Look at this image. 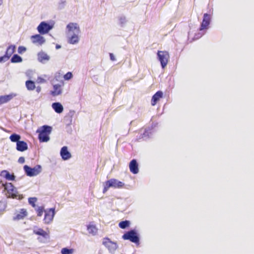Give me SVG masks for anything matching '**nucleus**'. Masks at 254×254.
<instances>
[{
  "label": "nucleus",
  "instance_id": "obj_1",
  "mask_svg": "<svg viewBox=\"0 0 254 254\" xmlns=\"http://www.w3.org/2000/svg\"><path fill=\"white\" fill-rule=\"evenodd\" d=\"M68 33L74 32V34L69 38L68 43L75 44L78 42L79 38L80 29L77 23H69L66 26Z\"/></svg>",
  "mask_w": 254,
  "mask_h": 254
},
{
  "label": "nucleus",
  "instance_id": "obj_2",
  "mask_svg": "<svg viewBox=\"0 0 254 254\" xmlns=\"http://www.w3.org/2000/svg\"><path fill=\"white\" fill-rule=\"evenodd\" d=\"M52 128L50 126L44 125L38 128L36 132L39 133L38 139L40 142H46L50 140V134Z\"/></svg>",
  "mask_w": 254,
  "mask_h": 254
},
{
  "label": "nucleus",
  "instance_id": "obj_3",
  "mask_svg": "<svg viewBox=\"0 0 254 254\" xmlns=\"http://www.w3.org/2000/svg\"><path fill=\"white\" fill-rule=\"evenodd\" d=\"M124 186V183L115 179H111L105 182L103 193H106L111 187L114 188H122Z\"/></svg>",
  "mask_w": 254,
  "mask_h": 254
},
{
  "label": "nucleus",
  "instance_id": "obj_4",
  "mask_svg": "<svg viewBox=\"0 0 254 254\" xmlns=\"http://www.w3.org/2000/svg\"><path fill=\"white\" fill-rule=\"evenodd\" d=\"M122 238L125 240H129L130 242L136 244H139V239L138 236L135 230H131L125 233Z\"/></svg>",
  "mask_w": 254,
  "mask_h": 254
},
{
  "label": "nucleus",
  "instance_id": "obj_5",
  "mask_svg": "<svg viewBox=\"0 0 254 254\" xmlns=\"http://www.w3.org/2000/svg\"><path fill=\"white\" fill-rule=\"evenodd\" d=\"M157 55L162 67L164 68L167 65L170 59L169 53L166 51H158Z\"/></svg>",
  "mask_w": 254,
  "mask_h": 254
},
{
  "label": "nucleus",
  "instance_id": "obj_6",
  "mask_svg": "<svg viewBox=\"0 0 254 254\" xmlns=\"http://www.w3.org/2000/svg\"><path fill=\"white\" fill-rule=\"evenodd\" d=\"M23 168L26 174L29 177L37 176L41 171V167L40 165H37L34 168H31L27 165H25Z\"/></svg>",
  "mask_w": 254,
  "mask_h": 254
},
{
  "label": "nucleus",
  "instance_id": "obj_7",
  "mask_svg": "<svg viewBox=\"0 0 254 254\" xmlns=\"http://www.w3.org/2000/svg\"><path fill=\"white\" fill-rule=\"evenodd\" d=\"M2 185L4 187V189L7 191L8 197H11L12 198H17L18 196L17 191L11 183H6Z\"/></svg>",
  "mask_w": 254,
  "mask_h": 254
},
{
  "label": "nucleus",
  "instance_id": "obj_8",
  "mask_svg": "<svg viewBox=\"0 0 254 254\" xmlns=\"http://www.w3.org/2000/svg\"><path fill=\"white\" fill-rule=\"evenodd\" d=\"M102 244L111 253L114 252L118 248L117 243L112 242L108 238H104Z\"/></svg>",
  "mask_w": 254,
  "mask_h": 254
},
{
  "label": "nucleus",
  "instance_id": "obj_9",
  "mask_svg": "<svg viewBox=\"0 0 254 254\" xmlns=\"http://www.w3.org/2000/svg\"><path fill=\"white\" fill-rule=\"evenodd\" d=\"M53 26L49 25L45 22H42L37 27L38 32L41 34H47L52 29Z\"/></svg>",
  "mask_w": 254,
  "mask_h": 254
},
{
  "label": "nucleus",
  "instance_id": "obj_10",
  "mask_svg": "<svg viewBox=\"0 0 254 254\" xmlns=\"http://www.w3.org/2000/svg\"><path fill=\"white\" fill-rule=\"evenodd\" d=\"M55 214V209L54 208H50L49 210L45 211V214L44 218V223L46 224L50 223L53 221Z\"/></svg>",
  "mask_w": 254,
  "mask_h": 254
},
{
  "label": "nucleus",
  "instance_id": "obj_11",
  "mask_svg": "<svg viewBox=\"0 0 254 254\" xmlns=\"http://www.w3.org/2000/svg\"><path fill=\"white\" fill-rule=\"evenodd\" d=\"M210 22V15L207 13H204L202 22L201 24L199 30L200 31L208 28Z\"/></svg>",
  "mask_w": 254,
  "mask_h": 254
},
{
  "label": "nucleus",
  "instance_id": "obj_12",
  "mask_svg": "<svg viewBox=\"0 0 254 254\" xmlns=\"http://www.w3.org/2000/svg\"><path fill=\"white\" fill-rule=\"evenodd\" d=\"M62 85L55 84L53 85V90L51 91V94L53 96H57L62 93V86L64 85V83L62 81Z\"/></svg>",
  "mask_w": 254,
  "mask_h": 254
},
{
  "label": "nucleus",
  "instance_id": "obj_13",
  "mask_svg": "<svg viewBox=\"0 0 254 254\" xmlns=\"http://www.w3.org/2000/svg\"><path fill=\"white\" fill-rule=\"evenodd\" d=\"M28 214L26 209L22 208L19 212L15 213V215L13 217V220L16 221L24 219Z\"/></svg>",
  "mask_w": 254,
  "mask_h": 254
},
{
  "label": "nucleus",
  "instance_id": "obj_14",
  "mask_svg": "<svg viewBox=\"0 0 254 254\" xmlns=\"http://www.w3.org/2000/svg\"><path fill=\"white\" fill-rule=\"evenodd\" d=\"M129 168L130 171L134 174H136L138 173V164L135 159H133L130 162Z\"/></svg>",
  "mask_w": 254,
  "mask_h": 254
},
{
  "label": "nucleus",
  "instance_id": "obj_15",
  "mask_svg": "<svg viewBox=\"0 0 254 254\" xmlns=\"http://www.w3.org/2000/svg\"><path fill=\"white\" fill-rule=\"evenodd\" d=\"M16 96V94L14 93H11L9 95H5L3 96H0V104H3L6 103L9 101H10L12 99H13L14 97Z\"/></svg>",
  "mask_w": 254,
  "mask_h": 254
},
{
  "label": "nucleus",
  "instance_id": "obj_16",
  "mask_svg": "<svg viewBox=\"0 0 254 254\" xmlns=\"http://www.w3.org/2000/svg\"><path fill=\"white\" fill-rule=\"evenodd\" d=\"M163 93L161 91H157L152 97L151 105L155 106L160 98L163 97Z\"/></svg>",
  "mask_w": 254,
  "mask_h": 254
},
{
  "label": "nucleus",
  "instance_id": "obj_17",
  "mask_svg": "<svg viewBox=\"0 0 254 254\" xmlns=\"http://www.w3.org/2000/svg\"><path fill=\"white\" fill-rule=\"evenodd\" d=\"M31 38L32 40V42L35 44L38 43L40 45H42L45 42L44 37L39 34L33 35L31 36Z\"/></svg>",
  "mask_w": 254,
  "mask_h": 254
},
{
  "label": "nucleus",
  "instance_id": "obj_18",
  "mask_svg": "<svg viewBox=\"0 0 254 254\" xmlns=\"http://www.w3.org/2000/svg\"><path fill=\"white\" fill-rule=\"evenodd\" d=\"M61 155L62 158L64 160H67L71 157V154L68 151L66 146H64L62 148L61 150Z\"/></svg>",
  "mask_w": 254,
  "mask_h": 254
},
{
  "label": "nucleus",
  "instance_id": "obj_19",
  "mask_svg": "<svg viewBox=\"0 0 254 254\" xmlns=\"http://www.w3.org/2000/svg\"><path fill=\"white\" fill-rule=\"evenodd\" d=\"M28 149V145L26 142L24 141H19L16 143V149L21 152L24 151Z\"/></svg>",
  "mask_w": 254,
  "mask_h": 254
},
{
  "label": "nucleus",
  "instance_id": "obj_20",
  "mask_svg": "<svg viewBox=\"0 0 254 254\" xmlns=\"http://www.w3.org/2000/svg\"><path fill=\"white\" fill-rule=\"evenodd\" d=\"M52 107L54 111L58 114L62 113L64 111V108L62 105L59 102L53 103Z\"/></svg>",
  "mask_w": 254,
  "mask_h": 254
},
{
  "label": "nucleus",
  "instance_id": "obj_21",
  "mask_svg": "<svg viewBox=\"0 0 254 254\" xmlns=\"http://www.w3.org/2000/svg\"><path fill=\"white\" fill-rule=\"evenodd\" d=\"M16 47L14 45H11L9 46L5 52V55L9 59L12 55L14 53L15 51Z\"/></svg>",
  "mask_w": 254,
  "mask_h": 254
},
{
  "label": "nucleus",
  "instance_id": "obj_22",
  "mask_svg": "<svg viewBox=\"0 0 254 254\" xmlns=\"http://www.w3.org/2000/svg\"><path fill=\"white\" fill-rule=\"evenodd\" d=\"M33 233L37 235L41 236L44 238H46L48 236V233L41 228L34 229L33 230Z\"/></svg>",
  "mask_w": 254,
  "mask_h": 254
},
{
  "label": "nucleus",
  "instance_id": "obj_23",
  "mask_svg": "<svg viewBox=\"0 0 254 254\" xmlns=\"http://www.w3.org/2000/svg\"><path fill=\"white\" fill-rule=\"evenodd\" d=\"M38 60L40 62L49 61L50 57L44 52H40L38 54Z\"/></svg>",
  "mask_w": 254,
  "mask_h": 254
},
{
  "label": "nucleus",
  "instance_id": "obj_24",
  "mask_svg": "<svg viewBox=\"0 0 254 254\" xmlns=\"http://www.w3.org/2000/svg\"><path fill=\"white\" fill-rule=\"evenodd\" d=\"M25 85H26L27 89L30 91L33 90L36 88L35 82L30 80H27L26 81Z\"/></svg>",
  "mask_w": 254,
  "mask_h": 254
},
{
  "label": "nucleus",
  "instance_id": "obj_25",
  "mask_svg": "<svg viewBox=\"0 0 254 254\" xmlns=\"http://www.w3.org/2000/svg\"><path fill=\"white\" fill-rule=\"evenodd\" d=\"M87 230L89 233L95 235L98 231V229L95 225H90L87 226Z\"/></svg>",
  "mask_w": 254,
  "mask_h": 254
},
{
  "label": "nucleus",
  "instance_id": "obj_26",
  "mask_svg": "<svg viewBox=\"0 0 254 254\" xmlns=\"http://www.w3.org/2000/svg\"><path fill=\"white\" fill-rule=\"evenodd\" d=\"M21 136L20 135L13 133L9 136V139L12 142H16V143L19 142Z\"/></svg>",
  "mask_w": 254,
  "mask_h": 254
},
{
  "label": "nucleus",
  "instance_id": "obj_27",
  "mask_svg": "<svg viewBox=\"0 0 254 254\" xmlns=\"http://www.w3.org/2000/svg\"><path fill=\"white\" fill-rule=\"evenodd\" d=\"M22 61V58L17 54L14 55L11 59V62L12 63H20Z\"/></svg>",
  "mask_w": 254,
  "mask_h": 254
},
{
  "label": "nucleus",
  "instance_id": "obj_28",
  "mask_svg": "<svg viewBox=\"0 0 254 254\" xmlns=\"http://www.w3.org/2000/svg\"><path fill=\"white\" fill-rule=\"evenodd\" d=\"M129 225V222L127 220L123 221L119 223V226L122 229H125Z\"/></svg>",
  "mask_w": 254,
  "mask_h": 254
},
{
  "label": "nucleus",
  "instance_id": "obj_29",
  "mask_svg": "<svg viewBox=\"0 0 254 254\" xmlns=\"http://www.w3.org/2000/svg\"><path fill=\"white\" fill-rule=\"evenodd\" d=\"M73 249H68L66 248H63L61 250L62 254H72L73 253Z\"/></svg>",
  "mask_w": 254,
  "mask_h": 254
},
{
  "label": "nucleus",
  "instance_id": "obj_30",
  "mask_svg": "<svg viewBox=\"0 0 254 254\" xmlns=\"http://www.w3.org/2000/svg\"><path fill=\"white\" fill-rule=\"evenodd\" d=\"M37 200V198L36 197H30L28 199V202L30 204H31L33 207L36 206L35 203Z\"/></svg>",
  "mask_w": 254,
  "mask_h": 254
},
{
  "label": "nucleus",
  "instance_id": "obj_31",
  "mask_svg": "<svg viewBox=\"0 0 254 254\" xmlns=\"http://www.w3.org/2000/svg\"><path fill=\"white\" fill-rule=\"evenodd\" d=\"M6 172V174H5V178L7 179V180H14V178H15V177L13 175H11L7 171H5Z\"/></svg>",
  "mask_w": 254,
  "mask_h": 254
},
{
  "label": "nucleus",
  "instance_id": "obj_32",
  "mask_svg": "<svg viewBox=\"0 0 254 254\" xmlns=\"http://www.w3.org/2000/svg\"><path fill=\"white\" fill-rule=\"evenodd\" d=\"M73 75L71 72H67L64 76V79L66 80H68L72 77Z\"/></svg>",
  "mask_w": 254,
  "mask_h": 254
},
{
  "label": "nucleus",
  "instance_id": "obj_33",
  "mask_svg": "<svg viewBox=\"0 0 254 254\" xmlns=\"http://www.w3.org/2000/svg\"><path fill=\"white\" fill-rule=\"evenodd\" d=\"M44 208L43 207H39L38 209H37L36 211L37 213V216H41L43 214V213L44 212Z\"/></svg>",
  "mask_w": 254,
  "mask_h": 254
},
{
  "label": "nucleus",
  "instance_id": "obj_34",
  "mask_svg": "<svg viewBox=\"0 0 254 254\" xmlns=\"http://www.w3.org/2000/svg\"><path fill=\"white\" fill-rule=\"evenodd\" d=\"M26 48L23 46H19L18 48V52L19 54H22L26 51Z\"/></svg>",
  "mask_w": 254,
  "mask_h": 254
},
{
  "label": "nucleus",
  "instance_id": "obj_35",
  "mask_svg": "<svg viewBox=\"0 0 254 254\" xmlns=\"http://www.w3.org/2000/svg\"><path fill=\"white\" fill-rule=\"evenodd\" d=\"M62 78V75L60 72H57L55 76V78L57 81L61 79Z\"/></svg>",
  "mask_w": 254,
  "mask_h": 254
},
{
  "label": "nucleus",
  "instance_id": "obj_36",
  "mask_svg": "<svg viewBox=\"0 0 254 254\" xmlns=\"http://www.w3.org/2000/svg\"><path fill=\"white\" fill-rule=\"evenodd\" d=\"M9 59L4 55L0 57V63L6 62Z\"/></svg>",
  "mask_w": 254,
  "mask_h": 254
},
{
  "label": "nucleus",
  "instance_id": "obj_37",
  "mask_svg": "<svg viewBox=\"0 0 254 254\" xmlns=\"http://www.w3.org/2000/svg\"><path fill=\"white\" fill-rule=\"evenodd\" d=\"M37 81L38 83H45L46 82V80L41 77H38L37 78Z\"/></svg>",
  "mask_w": 254,
  "mask_h": 254
},
{
  "label": "nucleus",
  "instance_id": "obj_38",
  "mask_svg": "<svg viewBox=\"0 0 254 254\" xmlns=\"http://www.w3.org/2000/svg\"><path fill=\"white\" fill-rule=\"evenodd\" d=\"M0 206L3 207V209H5L6 206L5 203L3 201H0Z\"/></svg>",
  "mask_w": 254,
  "mask_h": 254
},
{
  "label": "nucleus",
  "instance_id": "obj_39",
  "mask_svg": "<svg viewBox=\"0 0 254 254\" xmlns=\"http://www.w3.org/2000/svg\"><path fill=\"white\" fill-rule=\"evenodd\" d=\"M24 162H25V159H24V158L23 157H20L19 158V159H18V162L19 163L22 164V163H24Z\"/></svg>",
  "mask_w": 254,
  "mask_h": 254
},
{
  "label": "nucleus",
  "instance_id": "obj_40",
  "mask_svg": "<svg viewBox=\"0 0 254 254\" xmlns=\"http://www.w3.org/2000/svg\"><path fill=\"white\" fill-rule=\"evenodd\" d=\"M110 57L111 60H112V61H114L116 60V59H115L113 54L110 53Z\"/></svg>",
  "mask_w": 254,
  "mask_h": 254
},
{
  "label": "nucleus",
  "instance_id": "obj_41",
  "mask_svg": "<svg viewBox=\"0 0 254 254\" xmlns=\"http://www.w3.org/2000/svg\"><path fill=\"white\" fill-rule=\"evenodd\" d=\"M36 89V91L38 92V93H39L41 92V87L40 86H37V87L35 88Z\"/></svg>",
  "mask_w": 254,
  "mask_h": 254
},
{
  "label": "nucleus",
  "instance_id": "obj_42",
  "mask_svg": "<svg viewBox=\"0 0 254 254\" xmlns=\"http://www.w3.org/2000/svg\"><path fill=\"white\" fill-rule=\"evenodd\" d=\"M60 47H61V46H60V45H57V46H56V48H57V49H59V48H60Z\"/></svg>",
  "mask_w": 254,
  "mask_h": 254
},
{
  "label": "nucleus",
  "instance_id": "obj_43",
  "mask_svg": "<svg viewBox=\"0 0 254 254\" xmlns=\"http://www.w3.org/2000/svg\"><path fill=\"white\" fill-rule=\"evenodd\" d=\"M2 0H0V5L2 4Z\"/></svg>",
  "mask_w": 254,
  "mask_h": 254
}]
</instances>
